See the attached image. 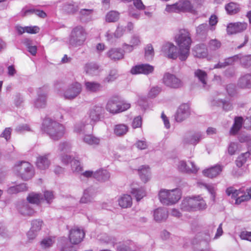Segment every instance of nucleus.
<instances>
[{"mask_svg":"<svg viewBox=\"0 0 251 251\" xmlns=\"http://www.w3.org/2000/svg\"><path fill=\"white\" fill-rule=\"evenodd\" d=\"M50 155V153H47L37 157L36 165L38 169L45 170L49 168L50 164V161L49 159Z\"/></svg>","mask_w":251,"mask_h":251,"instance_id":"18","label":"nucleus"},{"mask_svg":"<svg viewBox=\"0 0 251 251\" xmlns=\"http://www.w3.org/2000/svg\"><path fill=\"white\" fill-rule=\"evenodd\" d=\"M221 43L216 39L210 40L207 45V47L211 50H216L221 47Z\"/></svg>","mask_w":251,"mask_h":251,"instance_id":"47","label":"nucleus"},{"mask_svg":"<svg viewBox=\"0 0 251 251\" xmlns=\"http://www.w3.org/2000/svg\"><path fill=\"white\" fill-rule=\"evenodd\" d=\"M84 84L86 90L88 92L92 93L100 91L102 88L101 85L97 82L86 81Z\"/></svg>","mask_w":251,"mask_h":251,"instance_id":"30","label":"nucleus"},{"mask_svg":"<svg viewBox=\"0 0 251 251\" xmlns=\"http://www.w3.org/2000/svg\"><path fill=\"white\" fill-rule=\"evenodd\" d=\"M85 70L87 74L92 75H97L99 73L98 65L94 63L86 64Z\"/></svg>","mask_w":251,"mask_h":251,"instance_id":"36","label":"nucleus"},{"mask_svg":"<svg viewBox=\"0 0 251 251\" xmlns=\"http://www.w3.org/2000/svg\"><path fill=\"white\" fill-rule=\"evenodd\" d=\"M43 224V221L40 219L34 220L31 222V226L30 228L33 229L34 231L39 232L41 229Z\"/></svg>","mask_w":251,"mask_h":251,"instance_id":"53","label":"nucleus"},{"mask_svg":"<svg viewBox=\"0 0 251 251\" xmlns=\"http://www.w3.org/2000/svg\"><path fill=\"white\" fill-rule=\"evenodd\" d=\"M60 251H76V250L75 247L72 245L71 243L67 242L62 244Z\"/></svg>","mask_w":251,"mask_h":251,"instance_id":"62","label":"nucleus"},{"mask_svg":"<svg viewBox=\"0 0 251 251\" xmlns=\"http://www.w3.org/2000/svg\"><path fill=\"white\" fill-rule=\"evenodd\" d=\"M128 129V126L124 124H119L115 126L114 133L118 136H122L125 135Z\"/></svg>","mask_w":251,"mask_h":251,"instance_id":"41","label":"nucleus"},{"mask_svg":"<svg viewBox=\"0 0 251 251\" xmlns=\"http://www.w3.org/2000/svg\"><path fill=\"white\" fill-rule=\"evenodd\" d=\"M119 19V13L115 11L109 12L106 15L105 20L107 22H115Z\"/></svg>","mask_w":251,"mask_h":251,"instance_id":"45","label":"nucleus"},{"mask_svg":"<svg viewBox=\"0 0 251 251\" xmlns=\"http://www.w3.org/2000/svg\"><path fill=\"white\" fill-rule=\"evenodd\" d=\"M65 10L68 13H74L78 10V5L75 3H69L64 6Z\"/></svg>","mask_w":251,"mask_h":251,"instance_id":"52","label":"nucleus"},{"mask_svg":"<svg viewBox=\"0 0 251 251\" xmlns=\"http://www.w3.org/2000/svg\"><path fill=\"white\" fill-rule=\"evenodd\" d=\"M102 243L105 244H111L113 245L115 242V239L113 237L108 236L106 234H102L99 239Z\"/></svg>","mask_w":251,"mask_h":251,"instance_id":"54","label":"nucleus"},{"mask_svg":"<svg viewBox=\"0 0 251 251\" xmlns=\"http://www.w3.org/2000/svg\"><path fill=\"white\" fill-rule=\"evenodd\" d=\"M119 205L122 208L130 207L132 204V200L129 195H124L118 200Z\"/></svg>","mask_w":251,"mask_h":251,"instance_id":"34","label":"nucleus"},{"mask_svg":"<svg viewBox=\"0 0 251 251\" xmlns=\"http://www.w3.org/2000/svg\"><path fill=\"white\" fill-rule=\"evenodd\" d=\"M223 169V166L217 164L207 169L204 170L202 173L204 176L209 178H213L218 176L222 171Z\"/></svg>","mask_w":251,"mask_h":251,"instance_id":"22","label":"nucleus"},{"mask_svg":"<svg viewBox=\"0 0 251 251\" xmlns=\"http://www.w3.org/2000/svg\"><path fill=\"white\" fill-rule=\"evenodd\" d=\"M124 52L121 48H112L107 52L106 55L111 60L116 61L124 58Z\"/></svg>","mask_w":251,"mask_h":251,"instance_id":"21","label":"nucleus"},{"mask_svg":"<svg viewBox=\"0 0 251 251\" xmlns=\"http://www.w3.org/2000/svg\"><path fill=\"white\" fill-rule=\"evenodd\" d=\"M189 164L190 167L186 164L184 161H180L178 164V169L179 171L187 173H194L196 174L198 170V169L193 162L190 161Z\"/></svg>","mask_w":251,"mask_h":251,"instance_id":"19","label":"nucleus"},{"mask_svg":"<svg viewBox=\"0 0 251 251\" xmlns=\"http://www.w3.org/2000/svg\"><path fill=\"white\" fill-rule=\"evenodd\" d=\"M227 13L229 15H234L240 11L239 5L235 2H231L225 6Z\"/></svg>","mask_w":251,"mask_h":251,"instance_id":"37","label":"nucleus"},{"mask_svg":"<svg viewBox=\"0 0 251 251\" xmlns=\"http://www.w3.org/2000/svg\"><path fill=\"white\" fill-rule=\"evenodd\" d=\"M163 82L166 86L173 89H178L183 86V82L180 79L168 73L164 74Z\"/></svg>","mask_w":251,"mask_h":251,"instance_id":"9","label":"nucleus"},{"mask_svg":"<svg viewBox=\"0 0 251 251\" xmlns=\"http://www.w3.org/2000/svg\"><path fill=\"white\" fill-rule=\"evenodd\" d=\"M161 51L164 55L173 59H176L177 57L179 58V50L173 44L167 43L162 46Z\"/></svg>","mask_w":251,"mask_h":251,"instance_id":"11","label":"nucleus"},{"mask_svg":"<svg viewBox=\"0 0 251 251\" xmlns=\"http://www.w3.org/2000/svg\"><path fill=\"white\" fill-rule=\"evenodd\" d=\"M203 138L204 135L201 132H196L185 136L183 139V143L185 145L196 146Z\"/></svg>","mask_w":251,"mask_h":251,"instance_id":"16","label":"nucleus"},{"mask_svg":"<svg viewBox=\"0 0 251 251\" xmlns=\"http://www.w3.org/2000/svg\"><path fill=\"white\" fill-rule=\"evenodd\" d=\"M34 174V167L29 162L21 161L17 163V176L23 180L31 179Z\"/></svg>","mask_w":251,"mask_h":251,"instance_id":"5","label":"nucleus"},{"mask_svg":"<svg viewBox=\"0 0 251 251\" xmlns=\"http://www.w3.org/2000/svg\"><path fill=\"white\" fill-rule=\"evenodd\" d=\"M240 54H236L233 56L226 58L225 63L226 64L227 66L229 65H232L235 62L239 60Z\"/></svg>","mask_w":251,"mask_h":251,"instance_id":"57","label":"nucleus"},{"mask_svg":"<svg viewBox=\"0 0 251 251\" xmlns=\"http://www.w3.org/2000/svg\"><path fill=\"white\" fill-rule=\"evenodd\" d=\"M250 200L246 193L243 190V193L239 195L238 198L236 200L235 203L236 204H240L242 202L247 201Z\"/></svg>","mask_w":251,"mask_h":251,"instance_id":"60","label":"nucleus"},{"mask_svg":"<svg viewBox=\"0 0 251 251\" xmlns=\"http://www.w3.org/2000/svg\"><path fill=\"white\" fill-rule=\"evenodd\" d=\"M92 191L91 188H88L84 190L83 195L80 200V203H87L92 201L93 200Z\"/></svg>","mask_w":251,"mask_h":251,"instance_id":"42","label":"nucleus"},{"mask_svg":"<svg viewBox=\"0 0 251 251\" xmlns=\"http://www.w3.org/2000/svg\"><path fill=\"white\" fill-rule=\"evenodd\" d=\"M72 170L75 172H80L83 170V168L80 165V162L77 160L74 159L71 164Z\"/></svg>","mask_w":251,"mask_h":251,"instance_id":"56","label":"nucleus"},{"mask_svg":"<svg viewBox=\"0 0 251 251\" xmlns=\"http://www.w3.org/2000/svg\"><path fill=\"white\" fill-rule=\"evenodd\" d=\"M161 91V88L158 86L153 87L150 91L148 96L151 98H154L158 95Z\"/></svg>","mask_w":251,"mask_h":251,"instance_id":"59","label":"nucleus"},{"mask_svg":"<svg viewBox=\"0 0 251 251\" xmlns=\"http://www.w3.org/2000/svg\"><path fill=\"white\" fill-rule=\"evenodd\" d=\"M41 129L54 141L59 140L65 133V127L62 124L49 118L44 120Z\"/></svg>","mask_w":251,"mask_h":251,"instance_id":"1","label":"nucleus"},{"mask_svg":"<svg viewBox=\"0 0 251 251\" xmlns=\"http://www.w3.org/2000/svg\"><path fill=\"white\" fill-rule=\"evenodd\" d=\"M131 193L134 195L137 201H139L146 195L145 191L142 188H132Z\"/></svg>","mask_w":251,"mask_h":251,"instance_id":"46","label":"nucleus"},{"mask_svg":"<svg viewBox=\"0 0 251 251\" xmlns=\"http://www.w3.org/2000/svg\"><path fill=\"white\" fill-rule=\"evenodd\" d=\"M190 108L187 104H182L178 108L175 115V119L177 122H181L187 119L190 115Z\"/></svg>","mask_w":251,"mask_h":251,"instance_id":"15","label":"nucleus"},{"mask_svg":"<svg viewBox=\"0 0 251 251\" xmlns=\"http://www.w3.org/2000/svg\"><path fill=\"white\" fill-rule=\"evenodd\" d=\"M47 88H39L37 91L38 98L34 101V106L37 108H44L46 105Z\"/></svg>","mask_w":251,"mask_h":251,"instance_id":"13","label":"nucleus"},{"mask_svg":"<svg viewBox=\"0 0 251 251\" xmlns=\"http://www.w3.org/2000/svg\"><path fill=\"white\" fill-rule=\"evenodd\" d=\"M168 216V211L165 208H158L154 211V219L157 222L165 221Z\"/></svg>","mask_w":251,"mask_h":251,"instance_id":"24","label":"nucleus"},{"mask_svg":"<svg viewBox=\"0 0 251 251\" xmlns=\"http://www.w3.org/2000/svg\"><path fill=\"white\" fill-rule=\"evenodd\" d=\"M194 211L202 210L206 208V204L205 201L200 196L191 198Z\"/></svg>","mask_w":251,"mask_h":251,"instance_id":"25","label":"nucleus"},{"mask_svg":"<svg viewBox=\"0 0 251 251\" xmlns=\"http://www.w3.org/2000/svg\"><path fill=\"white\" fill-rule=\"evenodd\" d=\"M160 201L166 205H169L176 203L181 198V192L178 189L172 190H161L159 193Z\"/></svg>","mask_w":251,"mask_h":251,"instance_id":"4","label":"nucleus"},{"mask_svg":"<svg viewBox=\"0 0 251 251\" xmlns=\"http://www.w3.org/2000/svg\"><path fill=\"white\" fill-rule=\"evenodd\" d=\"M118 77L117 70L116 69H112L110 71L108 75L105 77L103 81L105 82H111L114 81Z\"/></svg>","mask_w":251,"mask_h":251,"instance_id":"49","label":"nucleus"},{"mask_svg":"<svg viewBox=\"0 0 251 251\" xmlns=\"http://www.w3.org/2000/svg\"><path fill=\"white\" fill-rule=\"evenodd\" d=\"M154 67L149 64H141L133 67L130 73L133 75L143 74L146 75L152 73Z\"/></svg>","mask_w":251,"mask_h":251,"instance_id":"14","label":"nucleus"},{"mask_svg":"<svg viewBox=\"0 0 251 251\" xmlns=\"http://www.w3.org/2000/svg\"><path fill=\"white\" fill-rule=\"evenodd\" d=\"M83 141L89 145H98L100 139L92 135H86L83 138Z\"/></svg>","mask_w":251,"mask_h":251,"instance_id":"48","label":"nucleus"},{"mask_svg":"<svg viewBox=\"0 0 251 251\" xmlns=\"http://www.w3.org/2000/svg\"><path fill=\"white\" fill-rule=\"evenodd\" d=\"M133 6L130 5L128 9V14L129 16L138 20L140 18V12Z\"/></svg>","mask_w":251,"mask_h":251,"instance_id":"51","label":"nucleus"},{"mask_svg":"<svg viewBox=\"0 0 251 251\" xmlns=\"http://www.w3.org/2000/svg\"><path fill=\"white\" fill-rule=\"evenodd\" d=\"M194 55L198 58L205 57L208 54L207 49L204 44H200L196 45L193 49Z\"/></svg>","mask_w":251,"mask_h":251,"instance_id":"23","label":"nucleus"},{"mask_svg":"<svg viewBox=\"0 0 251 251\" xmlns=\"http://www.w3.org/2000/svg\"><path fill=\"white\" fill-rule=\"evenodd\" d=\"M140 178L144 182H147L150 177V167L149 166H142L138 169Z\"/></svg>","mask_w":251,"mask_h":251,"instance_id":"32","label":"nucleus"},{"mask_svg":"<svg viewBox=\"0 0 251 251\" xmlns=\"http://www.w3.org/2000/svg\"><path fill=\"white\" fill-rule=\"evenodd\" d=\"M93 177L99 181L104 182L108 180L110 174L107 170L100 169L94 173Z\"/></svg>","mask_w":251,"mask_h":251,"instance_id":"27","label":"nucleus"},{"mask_svg":"<svg viewBox=\"0 0 251 251\" xmlns=\"http://www.w3.org/2000/svg\"><path fill=\"white\" fill-rule=\"evenodd\" d=\"M71 148V145L68 142L60 143L59 145L58 150L60 151L67 152Z\"/></svg>","mask_w":251,"mask_h":251,"instance_id":"58","label":"nucleus"},{"mask_svg":"<svg viewBox=\"0 0 251 251\" xmlns=\"http://www.w3.org/2000/svg\"><path fill=\"white\" fill-rule=\"evenodd\" d=\"M248 26L246 23L237 22L229 24L226 28V31L228 34H236L245 30Z\"/></svg>","mask_w":251,"mask_h":251,"instance_id":"17","label":"nucleus"},{"mask_svg":"<svg viewBox=\"0 0 251 251\" xmlns=\"http://www.w3.org/2000/svg\"><path fill=\"white\" fill-rule=\"evenodd\" d=\"M87 37L84 28L81 25H77L73 28L69 35V44L74 48L82 46Z\"/></svg>","mask_w":251,"mask_h":251,"instance_id":"3","label":"nucleus"},{"mask_svg":"<svg viewBox=\"0 0 251 251\" xmlns=\"http://www.w3.org/2000/svg\"><path fill=\"white\" fill-rule=\"evenodd\" d=\"M202 244H205L207 245L208 242L203 241H201L199 245L194 247V251H211L210 249L209 248H206L205 249H203L202 248Z\"/></svg>","mask_w":251,"mask_h":251,"instance_id":"64","label":"nucleus"},{"mask_svg":"<svg viewBox=\"0 0 251 251\" xmlns=\"http://www.w3.org/2000/svg\"><path fill=\"white\" fill-rule=\"evenodd\" d=\"M11 132L12 129L10 127H6L1 133L0 137L4 138L7 141H8L10 138Z\"/></svg>","mask_w":251,"mask_h":251,"instance_id":"61","label":"nucleus"},{"mask_svg":"<svg viewBox=\"0 0 251 251\" xmlns=\"http://www.w3.org/2000/svg\"><path fill=\"white\" fill-rule=\"evenodd\" d=\"M248 153H243L239 155L235 161L236 166L240 168L247 161V159L249 157Z\"/></svg>","mask_w":251,"mask_h":251,"instance_id":"50","label":"nucleus"},{"mask_svg":"<svg viewBox=\"0 0 251 251\" xmlns=\"http://www.w3.org/2000/svg\"><path fill=\"white\" fill-rule=\"evenodd\" d=\"M226 192L227 196H231L232 199L236 200L239 195L243 193V190H237L233 187H229L226 189Z\"/></svg>","mask_w":251,"mask_h":251,"instance_id":"40","label":"nucleus"},{"mask_svg":"<svg viewBox=\"0 0 251 251\" xmlns=\"http://www.w3.org/2000/svg\"><path fill=\"white\" fill-rule=\"evenodd\" d=\"M191 198L184 199L180 204V208L184 211H194Z\"/></svg>","mask_w":251,"mask_h":251,"instance_id":"38","label":"nucleus"},{"mask_svg":"<svg viewBox=\"0 0 251 251\" xmlns=\"http://www.w3.org/2000/svg\"><path fill=\"white\" fill-rule=\"evenodd\" d=\"M176 40L179 49V59L185 61L189 55L192 43L189 32L185 29L179 30V33L176 37Z\"/></svg>","mask_w":251,"mask_h":251,"instance_id":"2","label":"nucleus"},{"mask_svg":"<svg viewBox=\"0 0 251 251\" xmlns=\"http://www.w3.org/2000/svg\"><path fill=\"white\" fill-rule=\"evenodd\" d=\"M19 212L23 215L32 216L35 213V211L28 203H26L20 208Z\"/></svg>","mask_w":251,"mask_h":251,"instance_id":"44","label":"nucleus"},{"mask_svg":"<svg viewBox=\"0 0 251 251\" xmlns=\"http://www.w3.org/2000/svg\"><path fill=\"white\" fill-rule=\"evenodd\" d=\"M40 28L37 26H25L24 27L17 25V31L20 35L25 32L35 34L39 32Z\"/></svg>","mask_w":251,"mask_h":251,"instance_id":"31","label":"nucleus"},{"mask_svg":"<svg viewBox=\"0 0 251 251\" xmlns=\"http://www.w3.org/2000/svg\"><path fill=\"white\" fill-rule=\"evenodd\" d=\"M81 90V85L75 82L68 86L64 91L63 96L66 100H72L79 95Z\"/></svg>","mask_w":251,"mask_h":251,"instance_id":"8","label":"nucleus"},{"mask_svg":"<svg viewBox=\"0 0 251 251\" xmlns=\"http://www.w3.org/2000/svg\"><path fill=\"white\" fill-rule=\"evenodd\" d=\"M209 28V25L206 23L199 25L196 28L197 37L201 39H205L207 36V34Z\"/></svg>","mask_w":251,"mask_h":251,"instance_id":"28","label":"nucleus"},{"mask_svg":"<svg viewBox=\"0 0 251 251\" xmlns=\"http://www.w3.org/2000/svg\"><path fill=\"white\" fill-rule=\"evenodd\" d=\"M237 86L243 89L251 88V74H246L241 75L238 79Z\"/></svg>","mask_w":251,"mask_h":251,"instance_id":"20","label":"nucleus"},{"mask_svg":"<svg viewBox=\"0 0 251 251\" xmlns=\"http://www.w3.org/2000/svg\"><path fill=\"white\" fill-rule=\"evenodd\" d=\"M85 233L83 229L74 227L70 230L69 240L72 244H77L81 242L84 237Z\"/></svg>","mask_w":251,"mask_h":251,"instance_id":"12","label":"nucleus"},{"mask_svg":"<svg viewBox=\"0 0 251 251\" xmlns=\"http://www.w3.org/2000/svg\"><path fill=\"white\" fill-rule=\"evenodd\" d=\"M212 104L213 105L217 106H222L223 110L226 111H230L233 109L232 105L229 101L223 100H214Z\"/></svg>","mask_w":251,"mask_h":251,"instance_id":"35","label":"nucleus"},{"mask_svg":"<svg viewBox=\"0 0 251 251\" xmlns=\"http://www.w3.org/2000/svg\"><path fill=\"white\" fill-rule=\"evenodd\" d=\"M226 90L230 96H234L236 93V86L233 84H229L226 86Z\"/></svg>","mask_w":251,"mask_h":251,"instance_id":"63","label":"nucleus"},{"mask_svg":"<svg viewBox=\"0 0 251 251\" xmlns=\"http://www.w3.org/2000/svg\"><path fill=\"white\" fill-rule=\"evenodd\" d=\"M243 123L244 119L242 117H235L234 124L230 130V134L231 135L236 134L242 128Z\"/></svg>","mask_w":251,"mask_h":251,"instance_id":"26","label":"nucleus"},{"mask_svg":"<svg viewBox=\"0 0 251 251\" xmlns=\"http://www.w3.org/2000/svg\"><path fill=\"white\" fill-rule=\"evenodd\" d=\"M130 107L129 103H122L118 97H113L108 100L106 109L113 114H116L125 111Z\"/></svg>","mask_w":251,"mask_h":251,"instance_id":"7","label":"nucleus"},{"mask_svg":"<svg viewBox=\"0 0 251 251\" xmlns=\"http://www.w3.org/2000/svg\"><path fill=\"white\" fill-rule=\"evenodd\" d=\"M195 76L197 77L199 81L203 84V87L206 85L207 75L206 73L201 69H197L194 73Z\"/></svg>","mask_w":251,"mask_h":251,"instance_id":"39","label":"nucleus"},{"mask_svg":"<svg viewBox=\"0 0 251 251\" xmlns=\"http://www.w3.org/2000/svg\"><path fill=\"white\" fill-rule=\"evenodd\" d=\"M26 199L29 203L38 205L43 200V198L40 193L32 192L28 194Z\"/></svg>","mask_w":251,"mask_h":251,"instance_id":"33","label":"nucleus"},{"mask_svg":"<svg viewBox=\"0 0 251 251\" xmlns=\"http://www.w3.org/2000/svg\"><path fill=\"white\" fill-rule=\"evenodd\" d=\"M93 9H82L79 11L80 20L82 23H87L92 20Z\"/></svg>","mask_w":251,"mask_h":251,"instance_id":"29","label":"nucleus"},{"mask_svg":"<svg viewBox=\"0 0 251 251\" xmlns=\"http://www.w3.org/2000/svg\"><path fill=\"white\" fill-rule=\"evenodd\" d=\"M104 113V109L103 107L100 105L94 106L89 110V124L92 126L95 124L97 122L100 121L101 117L103 116Z\"/></svg>","mask_w":251,"mask_h":251,"instance_id":"10","label":"nucleus"},{"mask_svg":"<svg viewBox=\"0 0 251 251\" xmlns=\"http://www.w3.org/2000/svg\"><path fill=\"white\" fill-rule=\"evenodd\" d=\"M240 54L239 60L242 67L245 68H249L251 66V55H243Z\"/></svg>","mask_w":251,"mask_h":251,"instance_id":"43","label":"nucleus"},{"mask_svg":"<svg viewBox=\"0 0 251 251\" xmlns=\"http://www.w3.org/2000/svg\"><path fill=\"white\" fill-rule=\"evenodd\" d=\"M166 10L169 12H177L182 11L189 12L193 14L197 13L193 5L188 0H180L174 4L167 6Z\"/></svg>","mask_w":251,"mask_h":251,"instance_id":"6","label":"nucleus"},{"mask_svg":"<svg viewBox=\"0 0 251 251\" xmlns=\"http://www.w3.org/2000/svg\"><path fill=\"white\" fill-rule=\"evenodd\" d=\"M154 50L151 45L149 44L145 49V56L147 59H152L154 56Z\"/></svg>","mask_w":251,"mask_h":251,"instance_id":"55","label":"nucleus"}]
</instances>
